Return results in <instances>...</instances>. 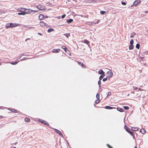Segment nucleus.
<instances>
[{
    "label": "nucleus",
    "instance_id": "nucleus-28",
    "mask_svg": "<svg viewBox=\"0 0 148 148\" xmlns=\"http://www.w3.org/2000/svg\"><path fill=\"white\" fill-rule=\"evenodd\" d=\"M54 29H52V28H50L48 30H47V32H51L52 31H54Z\"/></svg>",
    "mask_w": 148,
    "mask_h": 148
},
{
    "label": "nucleus",
    "instance_id": "nucleus-7",
    "mask_svg": "<svg viewBox=\"0 0 148 148\" xmlns=\"http://www.w3.org/2000/svg\"><path fill=\"white\" fill-rule=\"evenodd\" d=\"M39 121L40 122H41L42 123H43L45 125H47L48 126H49V124L45 120H40Z\"/></svg>",
    "mask_w": 148,
    "mask_h": 148
},
{
    "label": "nucleus",
    "instance_id": "nucleus-44",
    "mask_svg": "<svg viewBox=\"0 0 148 148\" xmlns=\"http://www.w3.org/2000/svg\"><path fill=\"white\" fill-rule=\"evenodd\" d=\"M111 95V93L110 92H109L108 93V95H107V96H109L110 95Z\"/></svg>",
    "mask_w": 148,
    "mask_h": 148
},
{
    "label": "nucleus",
    "instance_id": "nucleus-32",
    "mask_svg": "<svg viewBox=\"0 0 148 148\" xmlns=\"http://www.w3.org/2000/svg\"><path fill=\"white\" fill-rule=\"evenodd\" d=\"M123 107L125 110H128L129 109V107L127 106H124Z\"/></svg>",
    "mask_w": 148,
    "mask_h": 148
},
{
    "label": "nucleus",
    "instance_id": "nucleus-40",
    "mask_svg": "<svg viewBox=\"0 0 148 148\" xmlns=\"http://www.w3.org/2000/svg\"><path fill=\"white\" fill-rule=\"evenodd\" d=\"M100 13L101 14H104L106 12L105 11H101Z\"/></svg>",
    "mask_w": 148,
    "mask_h": 148
},
{
    "label": "nucleus",
    "instance_id": "nucleus-46",
    "mask_svg": "<svg viewBox=\"0 0 148 148\" xmlns=\"http://www.w3.org/2000/svg\"><path fill=\"white\" fill-rule=\"evenodd\" d=\"M64 35H65L67 37V38H68V36H69V34H64Z\"/></svg>",
    "mask_w": 148,
    "mask_h": 148
},
{
    "label": "nucleus",
    "instance_id": "nucleus-49",
    "mask_svg": "<svg viewBox=\"0 0 148 148\" xmlns=\"http://www.w3.org/2000/svg\"><path fill=\"white\" fill-rule=\"evenodd\" d=\"M4 118V116H3L0 115V118Z\"/></svg>",
    "mask_w": 148,
    "mask_h": 148
},
{
    "label": "nucleus",
    "instance_id": "nucleus-39",
    "mask_svg": "<svg viewBox=\"0 0 148 148\" xmlns=\"http://www.w3.org/2000/svg\"><path fill=\"white\" fill-rule=\"evenodd\" d=\"M83 17L88 18V15L83 16Z\"/></svg>",
    "mask_w": 148,
    "mask_h": 148
},
{
    "label": "nucleus",
    "instance_id": "nucleus-3",
    "mask_svg": "<svg viewBox=\"0 0 148 148\" xmlns=\"http://www.w3.org/2000/svg\"><path fill=\"white\" fill-rule=\"evenodd\" d=\"M40 25L42 27L45 28L48 27H50V25H48L43 21H41L40 23Z\"/></svg>",
    "mask_w": 148,
    "mask_h": 148
},
{
    "label": "nucleus",
    "instance_id": "nucleus-38",
    "mask_svg": "<svg viewBox=\"0 0 148 148\" xmlns=\"http://www.w3.org/2000/svg\"><path fill=\"white\" fill-rule=\"evenodd\" d=\"M96 97L97 98V99H99V94L97 93L96 95Z\"/></svg>",
    "mask_w": 148,
    "mask_h": 148
},
{
    "label": "nucleus",
    "instance_id": "nucleus-45",
    "mask_svg": "<svg viewBox=\"0 0 148 148\" xmlns=\"http://www.w3.org/2000/svg\"><path fill=\"white\" fill-rule=\"evenodd\" d=\"M121 3H122V4L123 5H125L126 4V3L125 2H122Z\"/></svg>",
    "mask_w": 148,
    "mask_h": 148
},
{
    "label": "nucleus",
    "instance_id": "nucleus-2",
    "mask_svg": "<svg viewBox=\"0 0 148 148\" xmlns=\"http://www.w3.org/2000/svg\"><path fill=\"white\" fill-rule=\"evenodd\" d=\"M37 12V11H36L35 10H33L31 9H30L25 8V12H24L25 13V14H28L32 13L33 12Z\"/></svg>",
    "mask_w": 148,
    "mask_h": 148
},
{
    "label": "nucleus",
    "instance_id": "nucleus-42",
    "mask_svg": "<svg viewBox=\"0 0 148 148\" xmlns=\"http://www.w3.org/2000/svg\"><path fill=\"white\" fill-rule=\"evenodd\" d=\"M133 88H134V90H136L137 89H138V88L136 87V86H133Z\"/></svg>",
    "mask_w": 148,
    "mask_h": 148
},
{
    "label": "nucleus",
    "instance_id": "nucleus-19",
    "mask_svg": "<svg viewBox=\"0 0 148 148\" xmlns=\"http://www.w3.org/2000/svg\"><path fill=\"white\" fill-rule=\"evenodd\" d=\"M39 17L40 19H42L44 18V16L42 14H40L39 15Z\"/></svg>",
    "mask_w": 148,
    "mask_h": 148
},
{
    "label": "nucleus",
    "instance_id": "nucleus-21",
    "mask_svg": "<svg viewBox=\"0 0 148 148\" xmlns=\"http://www.w3.org/2000/svg\"><path fill=\"white\" fill-rule=\"evenodd\" d=\"M25 120V121L27 122H29L30 121V119L28 117L26 118Z\"/></svg>",
    "mask_w": 148,
    "mask_h": 148
},
{
    "label": "nucleus",
    "instance_id": "nucleus-11",
    "mask_svg": "<svg viewBox=\"0 0 148 148\" xmlns=\"http://www.w3.org/2000/svg\"><path fill=\"white\" fill-rule=\"evenodd\" d=\"M124 128L128 132H129L130 131V128L126 125H125L124 126Z\"/></svg>",
    "mask_w": 148,
    "mask_h": 148
},
{
    "label": "nucleus",
    "instance_id": "nucleus-24",
    "mask_svg": "<svg viewBox=\"0 0 148 148\" xmlns=\"http://www.w3.org/2000/svg\"><path fill=\"white\" fill-rule=\"evenodd\" d=\"M128 133H130V134L133 137H134V134L133 132L130 131V132H128Z\"/></svg>",
    "mask_w": 148,
    "mask_h": 148
},
{
    "label": "nucleus",
    "instance_id": "nucleus-17",
    "mask_svg": "<svg viewBox=\"0 0 148 148\" xmlns=\"http://www.w3.org/2000/svg\"><path fill=\"white\" fill-rule=\"evenodd\" d=\"M8 110H10L12 112H14V113H17V111L16 110L14 109H12L10 108H8Z\"/></svg>",
    "mask_w": 148,
    "mask_h": 148
},
{
    "label": "nucleus",
    "instance_id": "nucleus-14",
    "mask_svg": "<svg viewBox=\"0 0 148 148\" xmlns=\"http://www.w3.org/2000/svg\"><path fill=\"white\" fill-rule=\"evenodd\" d=\"M131 130L133 131H137L138 130V129L136 127H132Z\"/></svg>",
    "mask_w": 148,
    "mask_h": 148
},
{
    "label": "nucleus",
    "instance_id": "nucleus-6",
    "mask_svg": "<svg viewBox=\"0 0 148 148\" xmlns=\"http://www.w3.org/2000/svg\"><path fill=\"white\" fill-rule=\"evenodd\" d=\"M141 0H136L134 2L133 5H134L136 6L138 4L140 3L141 2Z\"/></svg>",
    "mask_w": 148,
    "mask_h": 148
},
{
    "label": "nucleus",
    "instance_id": "nucleus-56",
    "mask_svg": "<svg viewBox=\"0 0 148 148\" xmlns=\"http://www.w3.org/2000/svg\"><path fill=\"white\" fill-rule=\"evenodd\" d=\"M134 148H137V147L136 146H135V147H134Z\"/></svg>",
    "mask_w": 148,
    "mask_h": 148
},
{
    "label": "nucleus",
    "instance_id": "nucleus-16",
    "mask_svg": "<svg viewBox=\"0 0 148 148\" xmlns=\"http://www.w3.org/2000/svg\"><path fill=\"white\" fill-rule=\"evenodd\" d=\"M62 48L63 49H64V50L66 52H67V50L68 49L67 48H66V47L65 46H62Z\"/></svg>",
    "mask_w": 148,
    "mask_h": 148
},
{
    "label": "nucleus",
    "instance_id": "nucleus-36",
    "mask_svg": "<svg viewBox=\"0 0 148 148\" xmlns=\"http://www.w3.org/2000/svg\"><path fill=\"white\" fill-rule=\"evenodd\" d=\"M108 76H107L106 78H105L103 79V82H105V81H106V80H107L108 78Z\"/></svg>",
    "mask_w": 148,
    "mask_h": 148
},
{
    "label": "nucleus",
    "instance_id": "nucleus-29",
    "mask_svg": "<svg viewBox=\"0 0 148 148\" xmlns=\"http://www.w3.org/2000/svg\"><path fill=\"white\" fill-rule=\"evenodd\" d=\"M134 46L132 45H130L129 46V49L130 50H132L133 49Z\"/></svg>",
    "mask_w": 148,
    "mask_h": 148
},
{
    "label": "nucleus",
    "instance_id": "nucleus-8",
    "mask_svg": "<svg viewBox=\"0 0 148 148\" xmlns=\"http://www.w3.org/2000/svg\"><path fill=\"white\" fill-rule=\"evenodd\" d=\"M60 51V49H53L52 51V52L53 53H58Z\"/></svg>",
    "mask_w": 148,
    "mask_h": 148
},
{
    "label": "nucleus",
    "instance_id": "nucleus-50",
    "mask_svg": "<svg viewBox=\"0 0 148 148\" xmlns=\"http://www.w3.org/2000/svg\"><path fill=\"white\" fill-rule=\"evenodd\" d=\"M38 34L40 36H42V35L41 33H38Z\"/></svg>",
    "mask_w": 148,
    "mask_h": 148
},
{
    "label": "nucleus",
    "instance_id": "nucleus-52",
    "mask_svg": "<svg viewBox=\"0 0 148 148\" xmlns=\"http://www.w3.org/2000/svg\"><path fill=\"white\" fill-rule=\"evenodd\" d=\"M130 37L131 38H133V36H130Z\"/></svg>",
    "mask_w": 148,
    "mask_h": 148
},
{
    "label": "nucleus",
    "instance_id": "nucleus-60",
    "mask_svg": "<svg viewBox=\"0 0 148 148\" xmlns=\"http://www.w3.org/2000/svg\"><path fill=\"white\" fill-rule=\"evenodd\" d=\"M53 1H54V0H53Z\"/></svg>",
    "mask_w": 148,
    "mask_h": 148
},
{
    "label": "nucleus",
    "instance_id": "nucleus-4",
    "mask_svg": "<svg viewBox=\"0 0 148 148\" xmlns=\"http://www.w3.org/2000/svg\"><path fill=\"white\" fill-rule=\"evenodd\" d=\"M37 8L40 10H44L45 9V7L44 5L40 4L37 6Z\"/></svg>",
    "mask_w": 148,
    "mask_h": 148
},
{
    "label": "nucleus",
    "instance_id": "nucleus-41",
    "mask_svg": "<svg viewBox=\"0 0 148 148\" xmlns=\"http://www.w3.org/2000/svg\"><path fill=\"white\" fill-rule=\"evenodd\" d=\"M107 146L109 148H113L111 146L107 144Z\"/></svg>",
    "mask_w": 148,
    "mask_h": 148
},
{
    "label": "nucleus",
    "instance_id": "nucleus-9",
    "mask_svg": "<svg viewBox=\"0 0 148 148\" xmlns=\"http://www.w3.org/2000/svg\"><path fill=\"white\" fill-rule=\"evenodd\" d=\"M77 63L82 68H86V66L82 62H77Z\"/></svg>",
    "mask_w": 148,
    "mask_h": 148
},
{
    "label": "nucleus",
    "instance_id": "nucleus-53",
    "mask_svg": "<svg viewBox=\"0 0 148 148\" xmlns=\"http://www.w3.org/2000/svg\"><path fill=\"white\" fill-rule=\"evenodd\" d=\"M145 13H148V11H147L145 12Z\"/></svg>",
    "mask_w": 148,
    "mask_h": 148
},
{
    "label": "nucleus",
    "instance_id": "nucleus-30",
    "mask_svg": "<svg viewBox=\"0 0 148 148\" xmlns=\"http://www.w3.org/2000/svg\"><path fill=\"white\" fill-rule=\"evenodd\" d=\"M100 101L99 99H97L95 101V102L97 104L99 103L100 102Z\"/></svg>",
    "mask_w": 148,
    "mask_h": 148
},
{
    "label": "nucleus",
    "instance_id": "nucleus-33",
    "mask_svg": "<svg viewBox=\"0 0 148 148\" xmlns=\"http://www.w3.org/2000/svg\"><path fill=\"white\" fill-rule=\"evenodd\" d=\"M136 48L139 49L140 48V44H137L136 45Z\"/></svg>",
    "mask_w": 148,
    "mask_h": 148
},
{
    "label": "nucleus",
    "instance_id": "nucleus-58",
    "mask_svg": "<svg viewBox=\"0 0 148 148\" xmlns=\"http://www.w3.org/2000/svg\"><path fill=\"white\" fill-rule=\"evenodd\" d=\"M15 143V145H16V143Z\"/></svg>",
    "mask_w": 148,
    "mask_h": 148
},
{
    "label": "nucleus",
    "instance_id": "nucleus-27",
    "mask_svg": "<svg viewBox=\"0 0 148 148\" xmlns=\"http://www.w3.org/2000/svg\"><path fill=\"white\" fill-rule=\"evenodd\" d=\"M105 74H103L100 75L99 77V79L100 80H101L105 76Z\"/></svg>",
    "mask_w": 148,
    "mask_h": 148
},
{
    "label": "nucleus",
    "instance_id": "nucleus-25",
    "mask_svg": "<svg viewBox=\"0 0 148 148\" xmlns=\"http://www.w3.org/2000/svg\"><path fill=\"white\" fill-rule=\"evenodd\" d=\"M84 42L88 45L89 44V42L86 39L84 40L83 41Z\"/></svg>",
    "mask_w": 148,
    "mask_h": 148
},
{
    "label": "nucleus",
    "instance_id": "nucleus-22",
    "mask_svg": "<svg viewBox=\"0 0 148 148\" xmlns=\"http://www.w3.org/2000/svg\"><path fill=\"white\" fill-rule=\"evenodd\" d=\"M140 132L142 134H144L145 133V131L144 129H142L140 130Z\"/></svg>",
    "mask_w": 148,
    "mask_h": 148
},
{
    "label": "nucleus",
    "instance_id": "nucleus-35",
    "mask_svg": "<svg viewBox=\"0 0 148 148\" xmlns=\"http://www.w3.org/2000/svg\"><path fill=\"white\" fill-rule=\"evenodd\" d=\"M134 43V40L133 39H132L130 41V45H132Z\"/></svg>",
    "mask_w": 148,
    "mask_h": 148
},
{
    "label": "nucleus",
    "instance_id": "nucleus-20",
    "mask_svg": "<svg viewBox=\"0 0 148 148\" xmlns=\"http://www.w3.org/2000/svg\"><path fill=\"white\" fill-rule=\"evenodd\" d=\"M98 73L99 74H104V72L102 70H101L98 71Z\"/></svg>",
    "mask_w": 148,
    "mask_h": 148
},
{
    "label": "nucleus",
    "instance_id": "nucleus-59",
    "mask_svg": "<svg viewBox=\"0 0 148 148\" xmlns=\"http://www.w3.org/2000/svg\"><path fill=\"white\" fill-rule=\"evenodd\" d=\"M1 65V63H0V65Z\"/></svg>",
    "mask_w": 148,
    "mask_h": 148
},
{
    "label": "nucleus",
    "instance_id": "nucleus-18",
    "mask_svg": "<svg viewBox=\"0 0 148 148\" xmlns=\"http://www.w3.org/2000/svg\"><path fill=\"white\" fill-rule=\"evenodd\" d=\"M117 110L121 112H123L124 111V110L122 108H117Z\"/></svg>",
    "mask_w": 148,
    "mask_h": 148
},
{
    "label": "nucleus",
    "instance_id": "nucleus-23",
    "mask_svg": "<svg viewBox=\"0 0 148 148\" xmlns=\"http://www.w3.org/2000/svg\"><path fill=\"white\" fill-rule=\"evenodd\" d=\"M73 21V20L72 19H70L69 20H67V22L68 23H70Z\"/></svg>",
    "mask_w": 148,
    "mask_h": 148
},
{
    "label": "nucleus",
    "instance_id": "nucleus-54",
    "mask_svg": "<svg viewBox=\"0 0 148 148\" xmlns=\"http://www.w3.org/2000/svg\"><path fill=\"white\" fill-rule=\"evenodd\" d=\"M2 107L0 106V109H2Z\"/></svg>",
    "mask_w": 148,
    "mask_h": 148
},
{
    "label": "nucleus",
    "instance_id": "nucleus-26",
    "mask_svg": "<svg viewBox=\"0 0 148 148\" xmlns=\"http://www.w3.org/2000/svg\"><path fill=\"white\" fill-rule=\"evenodd\" d=\"M5 12V11L4 10H0V14H4Z\"/></svg>",
    "mask_w": 148,
    "mask_h": 148
},
{
    "label": "nucleus",
    "instance_id": "nucleus-51",
    "mask_svg": "<svg viewBox=\"0 0 148 148\" xmlns=\"http://www.w3.org/2000/svg\"><path fill=\"white\" fill-rule=\"evenodd\" d=\"M30 38H27L26 39V40H25V41H27L28 40H30Z\"/></svg>",
    "mask_w": 148,
    "mask_h": 148
},
{
    "label": "nucleus",
    "instance_id": "nucleus-34",
    "mask_svg": "<svg viewBox=\"0 0 148 148\" xmlns=\"http://www.w3.org/2000/svg\"><path fill=\"white\" fill-rule=\"evenodd\" d=\"M18 62H12L11 63L12 64L15 65V64H17L18 63Z\"/></svg>",
    "mask_w": 148,
    "mask_h": 148
},
{
    "label": "nucleus",
    "instance_id": "nucleus-13",
    "mask_svg": "<svg viewBox=\"0 0 148 148\" xmlns=\"http://www.w3.org/2000/svg\"><path fill=\"white\" fill-rule=\"evenodd\" d=\"M25 8H19L18 9V11H19L21 12H25Z\"/></svg>",
    "mask_w": 148,
    "mask_h": 148
},
{
    "label": "nucleus",
    "instance_id": "nucleus-37",
    "mask_svg": "<svg viewBox=\"0 0 148 148\" xmlns=\"http://www.w3.org/2000/svg\"><path fill=\"white\" fill-rule=\"evenodd\" d=\"M100 20H98L95 23H94V24H98V23H99L100 22Z\"/></svg>",
    "mask_w": 148,
    "mask_h": 148
},
{
    "label": "nucleus",
    "instance_id": "nucleus-57",
    "mask_svg": "<svg viewBox=\"0 0 148 148\" xmlns=\"http://www.w3.org/2000/svg\"><path fill=\"white\" fill-rule=\"evenodd\" d=\"M13 148H16L15 147H13Z\"/></svg>",
    "mask_w": 148,
    "mask_h": 148
},
{
    "label": "nucleus",
    "instance_id": "nucleus-5",
    "mask_svg": "<svg viewBox=\"0 0 148 148\" xmlns=\"http://www.w3.org/2000/svg\"><path fill=\"white\" fill-rule=\"evenodd\" d=\"M113 73L112 71L111 70L107 72L106 74L107 75V76H108V78L109 79L113 75Z\"/></svg>",
    "mask_w": 148,
    "mask_h": 148
},
{
    "label": "nucleus",
    "instance_id": "nucleus-15",
    "mask_svg": "<svg viewBox=\"0 0 148 148\" xmlns=\"http://www.w3.org/2000/svg\"><path fill=\"white\" fill-rule=\"evenodd\" d=\"M104 108L107 109H112L115 108L114 107H110L109 106H106L104 107Z\"/></svg>",
    "mask_w": 148,
    "mask_h": 148
},
{
    "label": "nucleus",
    "instance_id": "nucleus-1",
    "mask_svg": "<svg viewBox=\"0 0 148 148\" xmlns=\"http://www.w3.org/2000/svg\"><path fill=\"white\" fill-rule=\"evenodd\" d=\"M20 25H21V24H19L10 23H7L6 24L5 28L6 29H8L10 27H15Z\"/></svg>",
    "mask_w": 148,
    "mask_h": 148
},
{
    "label": "nucleus",
    "instance_id": "nucleus-47",
    "mask_svg": "<svg viewBox=\"0 0 148 148\" xmlns=\"http://www.w3.org/2000/svg\"><path fill=\"white\" fill-rule=\"evenodd\" d=\"M139 90L142 91H143L144 90L143 89H141L140 88H138V91Z\"/></svg>",
    "mask_w": 148,
    "mask_h": 148
},
{
    "label": "nucleus",
    "instance_id": "nucleus-55",
    "mask_svg": "<svg viewBox=\"0 0 148 148\" xmlns=\"http://www.w3.org/2000/svg\"><path fill=\"white\" fill-rule=\"evenodd\" d=\"M80 16H81L82 17H83V16L82 15H80Z\"/></svg>",
    "mask_w": 148,
    "mask_h": 148
},
{
    "label": "nucleus",
    "instance_id": "nucleus-12",
    "mask_svg": "<svg viewBox=\"0 0 148 148\" xmlns=\"http://www.w3.org/2000/svg\"><path fill=\"white\" fill-rule=\"evenodd\" d=\"M86 24L89 25L94 24V22L88 21L86 23Z\"/></svg>",
    "mask_w": 148,
    "mask_h": 148
},
{
    "label": "nucleus",
    "instance_id": "nucleus-31",
    "mask_svg": "<svg viewBox=\"0 0 148 148\" xmlns=\"http://www.w3.org/2000/svg\"><path fill=\"white\" fill-rule=\"evenodd\" d=\"M18 15H25V13L24 12H19V13H18Z\"/></svg>",
    "mask_w": 148,
    "mask_h": 148
},
{
    "label": "nucleus",
    "instance_id": "nucleus-10",
    "mask_svg": "<svg viewBox=\"0 0 148 148\" xmlns=\"http://www.w3.org/2000/svg\"><path fill=\"white\" fill-rule=\"evenodd\" d=\"M55 131L59 135H60L61 136H62V134L61 132L58 130L56 129L55 130Z\"/></svg>",
    "mask_w": 148,
    "mask_h": 148
},
{
    "label": "nucleus",
    "instance_id": "nucleus-48",
    "mask_svg": "<svg viewBox=\"0 0 148 148\" xmlns=\"http://www.w3.org/2000/svg\"><path fill=\"white\" fill-rule=\"evenodd\" d=\"M101 82L100 81H99L98 82V84L99 85H100L101 84Z\"/></svg>",
    "mask_w": 148,
    "mask_h": 148
},
{
    "label": "nucleus",
    "instance_id": "nucleus-43",
    "mask_svg": "<svg viewBox=\"0 0 148 148\" xmlns=\"http://www.w3.org/2000/svg\"><path fill=\"white\" fill-rule=\"evenodd\" d=\"M66 16V15L65 14H64L63 15H62V18H64Z\"/></svg>",
    "mask_w": 148,
    "mask_h": 148
}]
</instances>
